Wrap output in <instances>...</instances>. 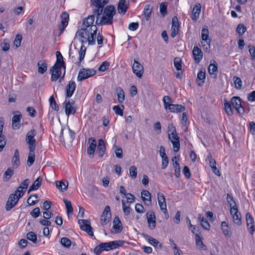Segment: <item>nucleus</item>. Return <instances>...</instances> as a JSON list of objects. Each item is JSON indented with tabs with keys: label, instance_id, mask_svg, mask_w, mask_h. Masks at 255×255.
<instances>
[{
	"label": "nucleus",
	"instance_id": "1",
	"mask_svg": "<svg viewBox=\"0 0 255 255\" xmlns=\"http://www.w3.org/2000/svg\"><path fill=\"white\" fill-rule=\"evenodd\" d=\"M78 43L81 44L80 48H86L89 46H92L95 43V37L86 35V32H77L75 37L71 43V46L73 45L75 48H76L78 45Z\"/></svg>",
	"mask_w": 255,
	"mask_h": 255
},
{
	"label": "nucleus",
	"instance_id": "2",
	"mask_svg": "<svg viewBox=\"0 0 255 255\" xmlns=\"http://www.w3.org/2000/svg\"><path fill=\"white\" fill-rule=\"evenodd\" d=\"M116 10L112 5H109L106 7L102 17L101 15L97 14L96 23L101 25H109L113 23V16L116 14Z\"/></svg>",
	"mask_w": 255,
	"mask_h": 255
},
{
	"label": "nucleus",
	"instance_id": "3",
	"mask_svg": "<svg viewBox=\"0 0 255 255\" xmlns=\"http://www.w3.org/2000/svg\"><path fill=\"white\" fill-rule=\"evenodd\" d=\"M167 132L169 139L172 144L174 152H178L180 149V144L175 127L172 124H169L167 128Z\"/></svg>",
	"mask_w": 255,
	"mask_h": 255
},
{
	"label": "nucleus",
	"instance_id": "4",
	"mask_svg": "<svg viewBox=\"0 0 255 255\" xmlns=\"http://www.w3.org/2000/svg\"><path fill=\"white\" fill-rule=\"evenodd\" d=\"M125 243V241L122 240L111 241L108 243H103L97 246L95 248V251H97V253H101L104 251H109L123 246Z\"/></svg>",
	"mask_w": 255,
	"mask_h": 255
},
{
	"label": "nucleus",
	"instance_id": "5",
	"mask_svg": "<svg viewBox=\"0 0 255 255\" xmlns=\"http://www.w3.org/2000/svg\"><path fill=\"white\" fill-rule=\"evenodd\" d=\"M51 74V80L55 81L59 79V82L64 79L65 74V66L54 65L50 70Z\"/></svg>",
	"mask_w": 255,
	"mask_h": 255
},
{
	"label": "nucleus",
	"instance_id": "6",
	"mask_svg": "<svg viewBox=\"0 0 255 255\" xmlns=\"http://www.w3.org/2000/svg\"><path fill=\"white\" fill-rule=\"evenodd\" d=\"M96 74V71L92 69L83 68L80 70L77 80L79 81H83Z\"/></svg>",
	"mask_w": 255,
	"mask_h": 255
},
{
	"label": "nucleus",
	"instance_id": "7",
	"mask_svg": "<svg viewBox=\"0 0 255 255\" xmlns=\"http://www.w3.org/2000/svg\"><path fill=\"white\" fill-rule=\"evenodd\" d=\"M21 197H19L18 193H16V191H15L14 193L11 194L8 198L5 205L6 210L9 211L14 207Z\"/></svg>",
	"mask_w": 255,
	"mask_h": 255
},
{
	"label": "nucleus",
	"instance_id": "8",
	"mask_svg": "<svg viewBox=\"0 0 255 255\" xmlns=\"http://www.w3.org/2000/svg\"><path fill=\"white\" fill-rule=\"evenodd\" d=\"M232 107L239 114H243L245 112L244 108L242 106L241 99L239 97H233L231 100Z\"/></svg>",
	"mask_w": 255,
	"mask_h": 255
},
{
	"label": "nucleus",
	"instance_id": "9",
	"mask_svg": "<svg viewBox=\"0 0 255 255\" xmlns=\"http://www.w3.org/2000/svg\"><path fill=\"white\" fill-rule=\"evenodd\" d=\"M111 216L110 207L107 206L101 216L100 221L102 226L106 225L110 222Z\"/></svg>",
	"mask_w": 255,
	"mask_h": 255
},
{
	"label": "nucleus",
	"instance_id": "10",
	"mask_svg": "<svg viewBox=\"0 0 255 255\" xmlns=\"http://www.w3.org/2000/svg\"><path fill=\"white\" fill-rule=\"evenodd\" d=\"M78 224L80 225L82 230L85 231L90 236L94 235L93 229L89 220L80 219L78 220Z\"/></svg>",
	"mask_w": 255,
	"mask_h": 255
},
{
	"label": "nucleus",
	"instance_id": "11",
	"mask_svg": "<svg viewBox=\"0 0 255 255\" xmlns=\"http://www.w3.org/2000/svg\"><path fill=\"white\" fill-rule=\"evenodd\" d=\"M230 213L232 217L234 223L238 226L242 224V215L238 210V208H231L230 210Z\"/></svg>",
	"mask_w": 255,
	"mask_h": 255
},
{
	"label": "nucleus",
	"instance_id": "12",
	"mask_svg": "<svg viewBox=\"0 0 255 255\" xmlns=\"http://www.w3.org/2000/svg\"><path fill=\"white\" fill-rule=\"evenodd\" d=\"M91 1L94 6H95L94 13L98 15H101L105 4H106V2H104V0H91Z\"/></svg>",
	"mask_w": 255,
	"mask_h": 255
},
{
	"label": "nucleus",
	"instance_id": "13",
	"mask_svg": "<svg viewBox=\"0 0 255 255\" xmlns=\"http://www.w3.org/2000/svg\"><path fill=\"white\" fill-rule=\"evenodd\" d=\"M36 134V131L35 129H32L27 133L25 140L28 144L29 148H35L36 140L34 136Z\"/></svg>",
	"mask_w": 255,
	"mask_h": 255
},
{
	"label": "nucleus",
	"instance_id": "14",
	"mask_svg": "<svg viewBox=\"0 0 255 255\" xmlns=\"http://www.w3.org/2000/svg\"><path fill=\"white\" fill-rule=\"evenodd\" d=\"M133 73L139 78H141L143 74V67L138 61L133 60V63L132 66Z\"/></svg>",
	"mask_w": 255,
	"mask_h": 255
},
{
	"label": "nucleus",
	"instance_id": "15",
	"mask_svg": "<svg viewBox=\"0 0 255 255\" xmlns=\"http://www.w3.org/2000/svg\"><path fill=\"white\" fill-rule=\"evenodd\" d=\"M122 223L118 217L114 218L113 222V227L111 229V232L113 234H118L123 230Z\"/></svg>",
	"mask_w": 255,
	"mask_h": 255
},
{
	"label": "nucleus",
	"instance_id": "16",
	"mask_svg": "<svg viewBox=\"0 0 255 255\" xmlns=\"http://www.w3.org/2000/svg\"><path fill=\"white\" fill-rule=\"evenodd\" d=\"M148 227L150 230L154 229L156 227V218L154 212L152 211L146 213Z\"/></svg>",
	"mask_w": 255,
	"mask_h": 255
},
{
	"label": "nucleus",
	"instance_id": "17",
	"mask_svg": "<svg viewBox=\"0 0 255 255\" xmlns=\"http://www.w3.org/2000/svg\"><path fill=\"white\" fill-rule=\"evenodd\" d=\"M74 103L70 100L65 101L64 103V107L65 110V113L68 117L70 115H73L76 113V109L73 106Z\"/></svg>",
	"mask_w": 255,
	"mask_h": 255
},
{
	"label": "nucleus",
	"instance_id": "18",
	"mask_svg": "<svg viewBox=\"0 0 255 255\" xmlns=\"http://www.w3.org/2000/svg\"><path fill=\"white\" fill-rule=\"evenodd\" d=\"M157 200L160 210L165 214H167L168 215L166 201L162 193H158L157 194Z\"/></svg>",
	"mask_w": 255,
	"mask_h": 255
},
{
	"label": "nucleus",
	"instance_id": "19",
	"mask_svg": "<svg viewBox=\"0 0 255 255\" xmlns=\"http://www.w3.org/2000/svg\"><path fill=\"white\" fill-rule=\"evenodd\" d=\"M179 24L176 16L172 18L170 36L174 38L178 33Z\"/></svg>",
	"mask_w": 255,
	"mask_h": 255
},
{
	"label": "nucleus",
	"instance_id": "20",
	"mask_svg": "<svg viewBox=\"0 0 255 255\" xmlns=\"http://www.w3.org/2000/svg\"><path fill=\"white\" fill-rule=\"evenodd\" d=\"M174 65L176 70L177 71L176 72V77L177 79L181 78V76L182 74V61L179 57H175L174 59Z\"/></svg>",
	"mask_w": 255,
	"mask_h": 255
},
{
	"label": "nucleus",
	"instance_id": "21",
	"mask_svg": "<svg viewBox=\"0 0 255 255\" xmlns=\"http://www.w3.org/2000/svg\"><path fill=\"white\" fill-rule=\"evenodd\" d=\"M29 183L30 181L28 179L24 180L21 183L20 186L18 187L17 190L15 191L16 193H18L19 197H22L23 196Z\"/></svg>",
	"mask_w": 255,
	"mask_h": 255
},
{
	"label": "nucleus",
	"instance_id": "22",
	"mask_svg": "<svg viewBox=\"0 0 255 255\" xmlns=\"http://www.w3.org/2000/svg\"><path fill=\"white\" fill-rule=\"evenodd\" d=\"M97 30V27L96 25H91V26H86L82 27L81 29L78 30L77 32H85L86 33V35H89L95 37V36L96 35Z\"/></svg>",
	"mask_w": 255,
	"mask_h": 255
},
{
	"label": "nucleus",
	"instance_id": "23",
	"mask_svg": "<svg viewBox=\"0 0 255 255\" xmlns=\"http://www.w3.org/2000/svg\"><path fill=\"white\" fill-rule=\"evenodd\" d=\"M89 146L87 148V152L90 157H93L97 147V142L94 137H90L89 139Z\"/></svg>",
	"mask_w": 255,
	"mask_h": 255
},
{
	"label": "nucleus",
	"instance_id": "24",
	"mask_svg": "<svg viewBox=\"0 0 255 255\" xmlns=\"http://www.w3.org/2000/svg\"><path fill=\"white\" fill-rule=\"evenodd\" d=\"M247 225L250 233L253 235L255 231L254 226V220L250 213L246 214Z\"/></svg>",
	"mask_w": 255,
	"mask_h": 255
},
{
	"label": "nucleus",
	"instance_id": "25",
	"mask_svg": "<svg viewBox=\"0 0 255 255\" xmlns=\"http://www.w3.org/2000/svg\"><path fill=\"white\" fill-rule=\"evenodd\" d=\"M159 154L162 158V169H165L168 164V159L163 146L160 147Z\"/></svg>",
	"mask_w": 255,
	"mask_h": 255
},
{
	"label": "nucleus",
	"instance_id": "26",
	"mask_svg": "<svg viewBox=\"0 0 255 255\" xmlns=\"http://www.w3.org/2000/svg\"><path fill=\"white\" fill-rule=\"evenodd\" d=\"M128 4L129 0H120L118 6V12L124 14L128 7Z\"/></svg>",
	"mask_w": 255,
	"mask_h": 255
},
{
	"label": "nucleus",
	"instance_id": "27",
	"mask_svg": "<svg viewBox=\"0 0 255 255\" xmlns=\"http://www.w3.org/2000/svg\"><path fill=\"white\" fill-rule=\"evenodd\" d=\"M141 198L144 204L147 206H150L152 203L151 196L150 192L146 190H142L141 193Z\"/></svg>",
	"mask_w": 255,
	"mask_h": 255
},
{
	"label": "nucleus",
	"instance_id": "28",
	"mask_svg": "<svg viewBox=\"0 0 255 255\" xmlns=\"http://www.w3.org/2000/svg\"><path fill=\"white\" fill-rule=\"evenodd\" d=\"M76 84V83L73 81H70L69 82L68 84L66 86V97L67 98H70L73 95L75 89Z\"/></svg>",
	"mask_w": 255,
	"mask_h": 255
},
{
	"label": "nucleus",
	"instance_id": "29",
	"mask_svg": "<svg viewBox=\"0 0 255 255\" xmlns=\"http://www.w3.org/2000/svg\"><path fill=\"white\" fill-rule=\"evenodd\" d=\"M203 238L202 237L198 234H195V243L198 249L202 251H205L207 250L206 246L203 242Z\"/></svg>",
	"mask_w": 255,
	"mask_h": 255
},
{
	"label": "nucleus",
	"instance_id": "30",
	"mask_svg": "<svg viewBox=\"0 0 255 255\" xmlns=\"http://www.w3.org/2000/svg\"><path fill=\"white\" fill-rule=\"evenodd\" d=\"M201 12V5L200 3H196L193 7L192 11L191 18L193 20L196 21L198 18Z\"/></svg>",
	"mask_w": 255,
	"mask_h": 255
},
{
	"label": "nucleus",
	"instance_id": "31",
	"mask_svg": "<svg viewBox=\"0 0 255 255\" xmlns=\"http://www.w3.org/2000/svg\"><path fill=\"white\" fill-rule=\"evenodd\" d=\"M185 108L184 106L179 104H171L168 109L167 111H169L172 113H180L184 111Z\"/></svg>",
	"mask_w": 255,
	"mask_h": 255
},
{
	"label": "nucleus",
	"instance_id": "32",
	"mask_svg": "<svg viewBox=\"0 0 255 255\" xmlns=\"http://www.w3.org/2000/svg\"><path fill=\"white\" fill-rule=\"evenodd\" d=\"M11 163L13 168H17L20 165L19 153L18 149H16L14 151Z\"/></svg>",
	"mask_w": 255,
	"mask_h": 255
},
{
	"label": "nucleus",
	"instance_id": "33",
	"mask_svg": "<svg viewBox=\"0 0 255 255\" xmlns=\"http://www.w3.org/2000/svg\"><path fill=\"white\" fill-rule=\"evenodd\" d=\"M145 239L149 242V243L154 247L161 248V244L155 239L153 238L148 235H144Z\"/></svg>",
	"mask_w": 255,
	"mask_h": 255
},
{
	"label": "nucleus",
	"instance_id": "34",
	"mask_svg": "<svg viewBox=\"0 0 255 255\" xmlns=\"http://www.w3.org/2000/svg\"><path fill=\"white\" fill-rule=\"evenodd\" d=\"M106 151V146L104 141L102 139L99 140L97 147V152L100 157H102Z\"/></svg>",
	"mask_w": 255,
	"mask_h": 255
},
{
	"label": "nucleus",
	"instance_id": "35",
	"mask_svg": "<svg viewBox=\"0 0 255 255\" xmlns=\"http://www.w3.org/2000/svg\"><path fill=\"white\" fill-rule=\"evenodd\" d=\"M221 229L224 235L226 237H231L232 232L228 224L224 221L221 223Z\"/></svg>",
	"mask_w": 255,
	"mask_h": 255
},
{
	"label": "nucleus",
	"instance_id": "36",
	"mask_svg": "<svg viewBox=\"0 0 255 255\" xmlns=\"http://www.w3.org/2000/svg\"><path fill=\"white\" fill-rule=\"evenodd\" d=\"M29 152L27 157V163L29 167L31 166L35 160L34 150L35 148H29Z\"/></svg>",
	"mask_w": 255,
	"mask_h": 255
},
{
	"label": "nucleus",
	"instance_id": "37",
	"mask_svg": "<svg viewBox=\"0 0 255 255\" xmlns=\"http://www.w3.org/2000/svg\"><path fill=\"white\" fill-rule=\"evenodd\" d=\"M192 53L196 62L199 63L203 58L201 49H193Z\"/></svg>",
	"mask_w": 255,
	"mask_h": 255
},
{
	"label": "nucleus",
	"instance_id": "38",
	"mask_svg": "<svg viewBox=\"0 0 255 255\" xmlns=\"http://www.w3.org/2000/svg\"><path fill=\"white\" fill-rule=\"evenodd\" d=\"M95 20V16L93 15H89L88 17L84 18L83 20L82 27L94 25L93 23Z\"/></svg>",
	"mask_w": 255,
	"mask_h": 255
},
{
	"label": "nucleus",
	"instance_id": "39",
	"mask_svg": "<svg viewBox=\"0 0 255 255\" xmlns=\"http://www.w3.org/2000/svg\"><path fill=\"white\" fill-rule=\"evenodd\" d=\"M41 184V178L40 177H38L30 186L28 193H29L32 191L36 190L40 186Z\"/></svg>",
	"mask_w": 255,
	"mask_h": 255
},
{
	"label": "nucleus",
	"instance_id": "40",
	"mask_svg": "<svg viewBox=\"0 0 255 255\" xmlns=\"http://www.w3.org/2000/svg\"><path fill=\"white\" fill-rule=\"evenodd\" d=\"M21 115L20 114L14 115L12 120V128L14 129L19 128V122L21 120Z\"/></svg>",
	"mask_w": 255,
	"mask_h": 255
},
{
	"label": "nucleus",
	"instance_id": "41",
	"mask_svg": "<svg viewBox=\"0 0 255 255\" xmlns=\"http://www.w3.org/2000/svg\"><path fill=\"white\" fill-rule=\"evenodd\" d=\"M38 72L40 74H43L47 71V64L43 61H39L37 64Z\"/></svg>",
	"mask_w": 255,
	"mask_h": 255
},
{
	"label": "nucleus",
	"instance_id": "42",
	"mask_svg": "<svg viewBox=\"0 0 255 255\" xmlns=\"http://www.w3.org/2000/svg\"><path fill=\"white\" fill-rule=\"evenodd\" d=\"M173 164L174 167V170H175V176L178 178L180 176V165L178 161H177V157H174L173 158H172V161L174 162Z\"/></svg>",
	"mask_w": 255,
	"mask_h": 255
},
{
	"label": "nucleus",
	"instance_id": "43",
	"mask_svg": "<svg viewBox=\"0 0 255 255\" xmlns=\"http://www.w3.org/2000/svg\"><path fill=\"white\" fill-rule=\"evenodd\" d=\"M63 200L65 205L68 216L72 215L73 213V208L72 207L71 202L66 199H63Z\"/></svg>",
	"mask_w": 255,
	"mask_h": 255
},
{
	"label": "nucleus",
	"instance_id": "44",
	"mask_svg": "<svg viewBox=\"0 0 255 255\" xmlns=\"http://www.w3.org/2000/svg\"><path fill=\"white\" fill-rule=\"evenodd\" d=\"M198 219L201 222V225L205 230H209L210 229V224L207 220L204 218L201 215H199Z\"/></svg>",
	"mask_w": 255,
	"mask_h": 255
},
{
	"label": "nucleus",
	"instance_id": "45",
	"mask_svg": "<svg viewBox=\"0 0 255 255\" xmlns=\"http://www.w3.org/2000/svg\"><path fill=\"white\" fill-rule=\"evenodd\" d=\"M56 187L61 191H64L67 189L68 183L63 182L62 181H58L56 182Z\"/></svg>",
	"mask_w": 255,
	"mask_h": 255
},
{
	"label": "nucleus",
	"instance_id": "46",
	"mask_svg": "<svg viewBox=\"0 0 255 255\" xmlns=\"http://www.w3.org/2000/svg\"><path fill=\"white\" fill-rule=\"evenodd\" d=\"M224 102V108L226 113L228 116H232L233 114V111L231 108V104L227 100H225Z\"/></svg>",
	"mask_w": 255,
	"mask_h": 255
},
{
	"label": "nucleus",
	"instance_id": "47",
	"mask_svg": "<svg viewBox=\"0 0 255 255\" xmlns=\"http://www.w3.org/2000/svg\"><path fill=\"white\" fill-rule=\"evenodd\" d=\"M117 93L119 102L122 103L125 100V93L123 90L119 87L117 89Z\"/></svg>",
	"mask_w": 255,
	"mask_h": 255
},
{
	"label": "nucleus",
	"instance_id": "48",
	"mask_svg": "<svg viewBox=\"0 0 255 255\" xmlns=\"http://www.w3.org/2000/svg\"><path fill=\"white\" fill-rule=\"evenodd\" d=\"M14 173V171L11 168H8L4 173L3 179L4 181H8Z\"/></svg>",
	"mask_w": 255,
	"mask_h": 255
},
{
	"label": "nucleus",
	"instance_id": "49",
	"mask_svg": "<svg viewBox=\"0 0 255 255\" xmlns=\"http://www.w3.org/2000/svg\"><path fill=\"white\" fill-rule=\"evenodd\" d=\"M227 201L230 207V209L232 208H235L238 207L236 202L233 199V196L228 193L227 194Z\"/></svg>",
	"mask_w": 255,
	"mask_h": 255
},
{
	"label": "nucleus",
	"instance_id": "50",
	"mask_svg": "<svg viewBox=\"0 0 255 255\" xmlns=\"http://www.w3.org/2000/svg\"><path fill=\"white\" fill-rule=\"evenodd\" d=\"M152 11V7L149 5L147 4L145 5L144 9V13L145 15V17L146 20H148L150 17L151 13Z\"/></svg>",
	"mask_w": 255,
	"mask_h": 255
},
{
	"label": "nucleus",
	"instance_id": "51",
	"mask_svg": "<svg viewBox=\"0 0 255 255\" xmlns=\"http://www.w3.org/2000/svg\"><path fill=\"white\" fill-rule=\"evenodd\" d=\"M56 61L54 65H60L65 66L64 63L63 59V56L59 51L56 52Z\"/></svg>",
	"mask_w": 255,
	"mask_h": 255
},
{
	"label": "nucleus",
	"instance_id": "52",
	"mask_svg": "<svg viewBox=\"0 0 255 255\" xmlns=\"http://www.w3.org/2000/svg\"><path fill=\"white\" fill-rule=\"evenodd\" d=\"M162 101L163 103V105L164 109L166 111H168V109L172 103H171V100L170 97L168 96H165L163 97Z\"/></svg>",
	"mask_w": 255,
	"mask_h": 255
},
{
	"label": "nucleus",
	"instance_id": "53",
	"mask_svg": "<svg viewBox=\"0 0 255 255\" xmlns=\"http://www.w3.org/2000/svg\"><path fill=\"white\" fill-rule=\"evenodd\" d=\"M218 66L216 64H210L208 67V72L210 75H214V76L217 75Z\"/></svg>",
	"mask_w": 255,
	"mask_h": 255
},
{
	"label": "nucleus",
	"instance_id": "54",
	"mask_svg": "<svg viewBox=\"0 0 255 255\" xmlns=\"http://www.w3.org/2000/svg\"><path fill=\"white\" fill-rule=\"evenodd\" d=\"M124 109V107L123 105H121V106L119 105L115 106L113 108V110L115 114L121 116L123 115Z\"/></svg>",
	"mask_w": 255,
	"mask_h": 255
},
{
	"label": "nucleus",
	"instance_id": "55",
	"mask_svg": "<svg viewBox=\"0 0 255 255\" xmlns=\"http://www.w3.org/2000/svg\"><path fill=\"white\" fill-rule=\"evenodd\" d=\"M60 244L63 247L66 248H69L71 245V242L67 238L63 237L61 239Z\"/></svg>",
	"mask_w": 255,
	"mask_h": 255
},
{
	"label": "nucleus",
	"instance_id": "56",
	"mask_svg": "<svg viewBox=\"0 0 255 255\" xmlns=\"http://www.w3.org/2000/svg\"><path fill=\"white\" fill-rule=\"evenodd\" d=\"M38 202V196L36 194L31 195L27 199L29 205H34Z\"/></svg>",
	"mask_w": 255,
	"mask_h": 255
},
{
	"label": "nucleus",
	"instance_id": "57",
	"mask_svg": "<svg viewBox=\"0 0 255 255\" xmlns=\"http://www.w3.org/2000/svg\"><path fill=\"white\" fill-rule=\"evenodd\" d=\"M26 236L27 239L32 242L34 244H36L37 243V236L34 232H29L27 233Z\"/></svg>",
	"mask_w": 255,
	"mask_h": 255
},
{
	"label": "nucleus",
	"instance_id": "58",
	"mask_svg": "<svg viewBox=\"0 0 255 255\" xmlns=\"http://www.w3.org/2000/svg\"><path fill=\"white\" fill-rule=\"evenodd\" d=\"M167 3L166 2H162L160 5V12L163 16H165L167 13Z\"/></svg>",
	"mask_w": 255,
	"mask_h": 255
},
{
	"label": "nucleus",
	"instance_id": "59",
	"mask_svg": "<svg viewBox=\"0 0 255 255\" xmlns=\"http://www.w3.org/2000/svg\"><path fill=\"white\" fill-rule=\"evenodd\" d=\"M50 105L52 109L58 111L59 109L58 106L53 96H51L49 99Z\"/></svg>",
	"mask_w": 255,
	"mask_h": 255
},
{
	"label": "nucleus",
	"instance_id": "60",
	"mask_svg": "<svg viewBox=\"0 0 255 255\" xmlns=\"http://www.w3.org/2000/svg\"><path fill=\"white\" fill-rule=\"evenodd\" d=\"M122 208L123 210V212L125 215H128L130 213V208L129 206H127L126 205L125 201L122 200Z\"/></svg>",
	"mask_w": 255,
	"mask_h": 255
},
{
	"label": "nucleus",
	"instance_id": "61",
	"mask_svg": "<svg viewBox=\"0 0 255 255\" xmlns=\"http://www.w3.org/2000/svg\"><path fill=\"white\" fill-rule=\"evenodd\" d=\"M22 38V37L21 35L17 34L16 35L15 39L13 41V44L16 46V47H18L20 46Z\"/></svg>",
	"mask_w": 255,
	"mask_h": 255
},
{
	"label": "nucleus",
	"instance_id": "62",
	"mask_svg": "<svg viewBox=\"0 0 255 255\" xmlns=\"http://www.w3.org/2000/svg\"><path fill=\"white\" fill-rule=\"evenodd\" d=\"M247 28L244 24H239L237 28V32L240 35H243L246 31Z\"/></svg>",
	"mask_w": 255,
	"mask_h": 255
},
{
	"label": "nucleus",
	"instance_id": "63",
	"mask_svg": "<svg viewBox=\"0 0 255 255\" xmlns=\"http://www.w3.org/2000/svg\"><path fill=\"white\" fill-rule=\"evenodd\" d=\"M233 80L236 88L237 89H240L242 86V81L241 79L238 77H234Z\"/></svg>",
	"mask_w": 255,
	"mask_h": 255
},
{
	"label": "nucleus",
	"instance_id": "64",
	"mask_svg": "<svg viewBox=\"0 0 255 255\" xmlns=\"http://www.w3.org/2000/svg\"><path fill=\"white\" fill-rule=\"evenodd\" d=\"M129 174L133 178H135L137 176V168L135 166H131L129 168Z\"/></svg>",
	"mask_w": 255,
	"mask_h": 255
}]
</instances>
